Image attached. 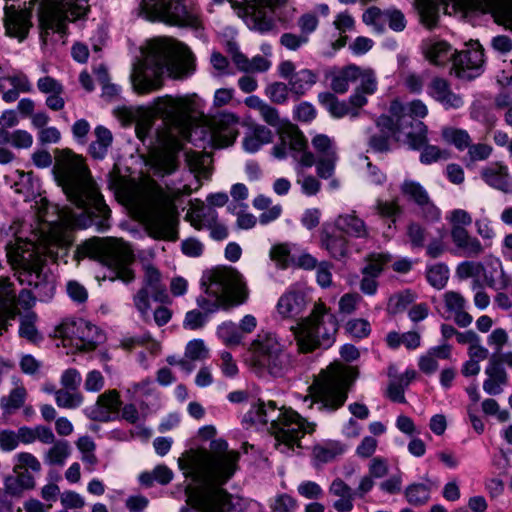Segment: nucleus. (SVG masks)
<instances>
[{
    "label": "nucleus",
    "instance_id": "nucleus-54",
    "mask_svg": "<svg viewBox=\"0 0 512 512\" xmlns=\"http://www.w3.org/2000/svg\"><path fill=\"white\" fill-rule=\"evenodd\" d=\"M489 287L496 290L506 289L511 283V277L504 271L502 263L497 259L493 271L485 276Z\"/></svg>",
    "mask_w": 512,
    "mask_h": 512
},
{
    "label": "nucleus",
    "instance_id": "nucleus-15",
    "mask_svg": "<svg viewBox=\"0 0 512 512\" xmlns=\"http://www.w3.org/2000/svg\"><path fill=\"white\" fill-rule=\"evenodd\" d=\"M149 20L197 29L201 26L200 8L194 0H163Z\"/></svg>",
    "mask_w": 512,
    "mask_h": 512
},
{
    "label": "nucleus",
    "instance_id": "nucleus-26",
    "mask_svg": "<svg viewBox=\"0 0 512 512\" xmlns=\"http://www.w3.org/2000/svg\"><path fill=\"white\" fill-rule=\"evenodd\" d=\"M29 10H18L14 6L5 9V28L9 36L23 40L31 26Z\"/></svg>",
    "mask_w": 512,
    "mask_h": 512
},
{
    "label": "nucleus",
    "instance_id": "nucleus-24",
    "mask_svg": "<svg viewBox=\"0 0 512 512\" xmlns=\"http://www.w3.org/2000/svg\"><path fill=\"white\" fill-rule=\"evenodd\" d=\"M428 95L445 109H459L464 105L463 97L455 93L450 83L441 77H434L430 81Z\"/></svg>",
    "mask_w": 512,
    "mask_h": 512
},
{
    "label": "nucleus",
    "instance_id": "nucleus-50",
    "mask_svg": "<svg viewBox=\"0 0 512 512\" xmlns=\"http://www.w3.org/2000/svg\"><path fill=\"white\" fill-rule=\"evenodd\" d=\"M416 5L421 22L428 29L434 28L438 21V6L435 0H416Z\"/></svg>",
    "mask_w": 512,
    "mask_h": 512
},
{
    "label": "nucleus",
    "instance_id": "nucleus-22",
    "mask_svg": "<svg viewBox=\"0 0 512 512\" xmlns=\"http://www.w3.org/2000/svg\"><path fill=\"white\" fill-rule=\"evenodd\" d=\"M444 305V317L453 319L454 322L462 328L468 327L472 321V316L465 310L467 301L465 297L457 291H446L442 295Z\"/></svg>",
    "mask_w": 512,
    "mask_h": 512
},
{
    "label": "nucleus",
    "instance_id": "nucleus-32",
    "mask_svg": "<svg viewBox=\"0 0 512 512\" xmlns=\"http://www.w3.org/2000/svg\"><path fill=\"white\" fill-rule=\"evenodd\" d=\"M253 207L260 211L259 222L262 225H268L279 219L283 212V207L279 203H274L273 200L263 194L257 195L252 201Z\"/></svg>",
    "mask_w": 512,
    "mask_h": 512
},
{
    "label": "nucleus",
    "instance_id": "nucleus-33",
    "mask_svg": "<svg viewBox=\"0 0 512 512\" xmlns=\"http://www.w3.org/2000/svg\"><path fill=\"white\" fill-rule=\"evenodd\" d=\"M321 246L335 259H342L348 253V240L342 234L330 232L323 228L320 236Z\"/></svg>",
    "mask_w": 512,
    "mask_h": 512
},
{
    "label": "nucleus",
    "instance_id": "nucleus-59",
    "mask_svg": "<svg viewBox=\"0 0 512 512\" xmlns=\"http://www.w3.org/2000/svg\"><path fill=\"white\" fill-rule=\"evenodd\" d=\"M209 349L201 339H194L187 343L185 357L192 361H199L208 358Z\"/></svg>",
    "mask_w": 512,
    "mask_h": 512
},
{
    "label": "nucleus",
    "instance_id": "nucleus-35",
    "mask_svg": "<svg viewBox=\"0 0 512 512\" xmlns=\"http://www.w3.org/2000/svg\"><path fill=\"white\" fill-rule=\"evenodd\" d=\"M318 101L335 118H342L347 115H350L353 118L359 116V111L351 109L348 103L340 101L330 92L320 93L318 95Z\"/></svg>",
    "mask_w": 512,
    "mask_h": 512
},
{
    "label": "nucleus",
    "instance_id": "nucleus-34",
    "mask_svg": "<svg viewBox=\"0 0 512 512\" xmlns=\"http://www.w3.org/2000/svg\"><path fill=\"white\" fill-rule=\"evenodd\" d=\"M389 377L391 378L388 388L387 396L394 402L405 403L404 392L410 383L415 379L416 372L414 370H407L404 374L399 376L392 375V368L389 369Z\"/></svg>",
    "mask_w": 512,
    "mask_h": 512
},
{
    "label": "nucleus",
    "instance_id": "nucleus-27",
    "mask_svg": "<svg viewBox=\"0 0 512 512\" xmlns=\"http://www.w3.org/2000/svg\"><path fill=\"white\" fill-rule=\"evenodd\" d=\"M307 304L302 291L290 289L279 298L277 312L283 319L296 318L305 311Z\"/></svg>",
    "mask_w": 512,
    "mask_h": 512
},
{
    "label": "nucleus",
    "instance_id": "nucleus-7",
    "mask_svg": "<svg viewBox=\"0 0 512 512\" xmlns=\"http://www.w3.org/2000/svg\"><path fill=\"white\" fill-rule=\"evenodd\" d=\"M204 294L196 302L203 312L188 311L183 326L189 330H197L204 326L206 316L220 308L228 309L243 304L248 298V289L243 276L232 267H216L207 271L202 277Z\"/></svg>",
    "mask_w": 512,
    "mask_h": 512
},
{
    "label": "nucleus",
    "instance_id": "nucleus-36",
    "mask_svg": "<svg viewBox=\"0 0 512 512\" xmlns=\"http://www.w3.org/2000/svg\"><path fill=\"white\" fill-rule=\"evenodd\" d=\"M423 53L432 64L443 65L453 56V49L445 41L430 40L424 43Z\"/></svg>",
    "mask_w": 512,
    "mask_h": 512
},
{
    "label": "nucleus",
    "instance_id": "nucleus-55",
    "mask_svg": "<svg viewBox=\"0 0 512 512\" xmlns=\"http://www.w3.org/2000/svg\"><path fill=\"white\" fill-rule=\"evenodd\" d=\"M427 281L434 288L443 289L449 279V269L444 264H435L430 266L426 272Z\"/></svg>",
    "mask_w": 512,
    "mask_h": 512
},
{
    "label": "nucleus",
    "instance_id": "nucleus-11",
    "mask_svg": "<svg viewBox=\"0 0 512 512\" xmlns=\"http://www.w3.org/2000/svg\"><path fill=\"white\" fill-rule=\"evenodd\" d=\"M248 364L260 376L280 378L293 368L292 355L283 339L274 331L260 330L247 349Z\"/></svg>",
    "mask_w": 512,
    "mask_h": 512
},
{
    "label": "nucleus",
    "instance_id": "nucleus-38",
    "mask_svg": "<svg viewBox=\"0 0 512 512\" xmlns=\"http://www.w3.org/2000/svg\"><path fill=\"white\" fill-rule=\"evenodd\" d=\"M280 140L287 144L294 154H298L307 148V141L303 133L294 125H283L279 131Z\"/></svg>",
    "mask_w": 512,
    "mask_h": 512
},
{
    "label": "nucleus",
    "instance_id": "nucleus-13",
    "mask_svg": "<svg viewBox=\"0 0 512 512\" xmlns=\"http://www.w3.org/2000/svg\"><path fill=\"white\" fill-rule=\"evenodd\" d=\"M245 421L253 424L265 425L271 423V431L275 435L276 441L293 444L305 432L313 430V425L309 424L297 412L287 409L277 413V407L274 402L267 404L261 402L252 406L244 417Z\"/></svg>",
    "mask_w": 512,
    "mask_h": 512
},
{
    "label": "nucleus",
    "instance_id": "nucleus-60",
    "mask_svg": "<svg viewBox=\"0 0 512 512\" xmlns=\"http://www.w3.org/2000/svg\"><path fill=\"white\" fill-rule=\"evenodd\" d=\"M362 21L366 25L373 26L375 30L382 31L386 22V12L376 6H371L364 11Z\"/></svg>",
    "mask_w": 512,
    "mask_h": 512
},
{
    "label": "nucleus",
    "instance_id": "nucleus-1",
    "mask_svg": "<svg viewBox=\"0 0 512 512\" xmlns=\"http://www.w3.org/2000/svg\"><path fill=\"white\" fill-rule=\"evenodd\" d=\"M239 458V452L229 450L223 439L212 441L209 451H191L179 458L185 476L200 484L189 496L193 508L198 512H243L241 499L221 487L237 471Z\"/></svg>",
    "mask_w": 512,
    "mask_h": 512
},
{
    "label": "nucleus",
    "instance_id": "nucleus-51",
    "mask_svg": "<svg viewBox=\"0 0 512 512\" xmlns=\"http://www.w3.org/2000/svg\"><path fill=\"white\" fill-rule=\"evenodd\" d=\"M26 395L27 392L23 386L12 389L8 396L0 399L1 409L7 414L12 413L24 404Z\"/></svg>",
    "mask_w": 512,
    "mask_h": 512
},
{
    "label": "nucleus",
    "instance_id": "nucleus-44",
    "mask_svg": "<svg viewBox=\"0 0 512 512\" xmlns=\"http://www.w3.org/2000/svg\"><path fill=\"white\" fill-rule=\"evenodd\" d=\"M294 247V245L288 243L275 244L270 249V259L279 268L285 269L295 262V256L292 254Z\"/></svg>",
    "mask_w": 512,
    "mask_h": 512
},
{
    "label": "nucleus",
    "instance_id": "nucleus-37",
    "mask_svg": "<svg viewBox=\"0 0 512 512\" xmlns=\"http://www.w3.org/2000/svg\"><path fill=\"white\" fill-rule=\"evenodd\" d=\"M15 475L7 476L4 479V486L10 496L21 497L26 490L35 487L34 477L28 471L14 472Z\"/></svg>",
    "mask_w": 512,
    "mask_h": 512
},
{
    "label": "nucleus",
    "instance_id": "nucleus-52",
    "mask_svg": "<svg viewBox=\"0 0 512 512\" xmlns=\"http://www.w3.org/2000/svg\"><path fill=\"white\" fill-rule=\"evenodd\" d=\"M318 158L338 156L335 141L326 134H316L311 140Z\"/></svg>",
    "mask_w": 512,
    "mask_h": 512
},
{
    "label": "nucleus",
    "instance_id": "nucleus-31",
    "mask_svg": "<svg viewBox=\"0 0 512 512\" xmlns=\"http://www.w3.org/2000/svg\"><path fill=\"white\" fill-rule=\"evenodd\" d=\"M485 373L488 378L483 383L484 391L490 395L499 394L501 392V385L507 382V374L496 356H490Z\"/></svg>",
    "mask_w": 512,
    "mask_h": 512
},
{
    "label": "nucleus",
    "instance_id": "nucleus-30",
    "mask_svg": "<svg viewBox=\"0 0 512 512\" xmlns=\"http://www.w3.org/2000/svg\"><path fill=\"white\" fill-rule=\"evenodd\" d=\"M329 493L338 499L333 508L337 512H351L354 508L355 492L341 478H336L329 486Z\"/></svg>",
    "mask_w": 512,
    "mask_h": 512
},
{
    "label": "nucleus",
    "instance_id": "nucleus-5",
    "mask_svg": "<svg viewBox=\"0 0 512 512\" xmlns=\"http://www.w3.org/2000/svg\"><path fill=\"white\" fill-rule=\"evenodd\" d=\"M194 71V61L188 48L171 38H156L148 42L143 60L133 66L130 76L137 94H148L163 86V75L181 79Z\"/></svg>",
    "mask_w": 512,
    "mask_h": 512
},
{
    "label": "nucleus",
    "instance_id": "nucleus-23",
    "mask_svg": "<svg viewBox=\"0 0 512 512\" xmlns=\"http://www.w3.org/2000/svg\"><path fill=\"white\" fill-rule=\"evenodd\" d=\"M122 401L117 390L111 389L100 394L90 412V417L99 422H109L120 412Z\"/></svg>",
    "mask_w": 512,
    "mask_h": 512
},
{
    "label": "nucleus",
    "instance_id": "nucleus-3",
    "mask_svg": "<svg viewBox=\"0 0 512 512\" xmlns=\"http://www.w3.org/2000/svg\"><path fill=\"white\" fill-rule=\"evenodd\" d=\"M111 187L135 216L145 224L151 237L176 240L174 201L179 193L163 190L149 176L128 180L118 178L111 182Z\"/></svg>",
    "mask_w": 512,
    "mask_h": 512
},
{
    "label": "nucleus",
    "instance_id": "nucleus-58",
    "mask_svg": "<svg viewBox=\"0 0 512 512\" xmlns=\"http://www.w3.org/2000/svg\"><path fill=\"white\" fill-rule=\"evenodd\" d=\"M297 184L301 186V190L308 196L316 195L321 189L320 181L311 174H306L304 170L297 169Z\"/></svg>",
    "mask_w": 512,
    "mask_h": 512
},
{
    "label": "nucleus",
    "instance_id": "nucleus-16",
    "mask_svg": "<svg viewBox=\"0 0 512 512\" xmlns=\"http://www.w3.org/2000/svg\"><path fill=\"white\" fill-rule=\"evenodd\" d=\"M446 13L478 10L490 13L494 21L512 31V0H440Z\"/></svg>",
    "mask_w": 512,
    "mask_h": 512
},
{
    "label": "nucleus",
    "instance_id": "nucleus-8",
    "mask_svg": "<svg viewBox=\"0 0 512 512\" xmlns=\"http://www.w3.org/2000/svg\"><path fill=\"white\" fill-rule=\"evenodd\" d=\"M357 375L356 368L333 362L314 376L307 394L301 396V400L307 409L316 407L319 411L334 412L346 402Z\"/></svg>",
    "mask_w": 512,
    "mask_h": 512
},
{
    "label": "nucleus",
    "instance_id": "nucleus-40",
    "mask_svg": "<svg viewBox=\"0 0 512 512\" xmlns=\"http://www.w3.org/2000/svg\"><path fill=\"white\" fill-rule=\"evenodd\" d=\"M144 287L153 294L156 301L167 297L165 287L161 285V274L157 268L147 264L144 266Z\"/></svg>",
    "mask_w": 512,
    "mask_h": 512
},
{
    "label": "nucleus",
    "instance_id": "nucleus-2",
    "mask_svg": "<svg viewBox=\"0 0 512 512\" xmlns=\"http://www.w3.org/2000/svg\"><path fill=\"white\" fill-rule=\"evenodd\" d=\"M194 111V102L188 97H159L149 109H139L136 116V135L140 140L148 135L154 117L165 121V129L158 135L162 150L155 153L150 166L160 176L177 169V152L182 149L189 134V113Z\"/></svg>",
    "mask_w": 512,
    "mask_h": 512
},
{
    "label": "nucleus",
    "instance_id": "nucleus-4",
    "mask_svg": "<svg viewBox=\"0 0 512 512\" xmlns=\"http://www.w3.org/2000/svg\"><path fill=\"white\" fill-rule=\"evenodd\" d=\"M43 222L34 240L17 241L6 246L7 258L14 269H19L18 280L21 284L32 286V278H41L43 259L41 254L58 260L59 250L64 244L63 219L64 215L57 206L46 203L43 211H39Z\"/></svg>",
    "mask_w": 512,
    "mask_h": 512
},
{
    "label": "nucleus",
    "instance_id": "nucleus-56",
    "mask_svg": "<svg viewBox=\"0 0 512 512\" xmlns=\"http://www.w3.org/2000/svg\"><path fill=\"white\" fill-rule=\"evenodd\" d=\"M219 338L227 346H237L242 341V334L233 322H224L218 329Z\"/></svg>",
    "mask_w": 512,
    "mask_h": 512
},
{
    "label": "nucleus",
    "instance_id": "nucleus-41",
    "mask_svg": "<svg viewBox=\"0 0 512 512\" xmlns=\"http://www.w3.org/2000/svg\"><path fill=\"white\" fill-rule=\"evenodd\" d=\"M452 241L457 248L463 251L467 257H477L484 252V246L480 240L472 236L468 231L452 236Z\"/></svg>",
    "mask_w": 512,
    "mask_h": 512
},
{
    "label": "nucleus",
    "instance_id": "nucleus-29",
    "mask_svg": "<svg viewBox=\"0 0 512 512\" xmlns=\"http://www.w3.org/2000/svg\"><path fill=\"white\" fill-rule=\"evenodd\" d=\"M481 177L489 186L508 193L512 191V179L508 168L500 163H492L481 171Z\"/></svg>",
    "mask_w": 512,
    "mask_h": 512
},
{
    "label": "nucleus",
    "instance_id": "nucleus-14",
    "mask_svg": "<svg viewBox=\"0 0 512 512\" xmlns=\"http://www.w3.org/2000/svg\"><path fill=\"white\" fill-rule=\"evenodd\" d=\"M192 112L189 113V134L185 142L208 143L215 147L232 145L238 136L239 118L231 112H223L216 116L205 118L203 124L193 126ZM205 148V145H200Z\"/></svg>",
    "mask_w": 512,
    "mask_h": 512
},
{
    "label": "nucleus",
    "instance_id": "nucleus-43",
    "mask_svg": "<svg viewBox=\"0 0 512 512\" xmlns=\"http://www.w3.org/2000/svg\"><path fill=\"white\" fill-rule=\"evenodd\" d=\"M95 137L96 139L90 144L89 150L94 158L102 159L112 144L113 137L111 132L103 126L95 128Z\"/></svg>",
    "mask_w": 512,
    "mask_h": 512
},
{
    "label": "nucleus",
    "instance_id": "nucleus-64",
    "mask_svg": "<svg viewBox=\"0 0 512 512\" xmlns=\"http://www.w3.org/2000/svg\"><path fill=\"white\" fill-rule=\"evenodd\" d=\"M405 495L409 503L422 505L429 499V489L424 484H412L407 487Z\"/></svg>",
    "mask_w": 512,
    "mask_h": 512
},
{
    "label": "nucleus",
    "instance_id": "nucleus-45",
    "mask_svg": "<svg viewBox=\"0 0 512 512\" xmlns=\"http://www.w3.org/2000/svg\"><path fill=\"white\" fill-rule=\"evenodd\" d=\"M359 75V67L350 65L338 74L334 75L331 80V88L337 93H345L349 88L350 82L357 81Z\"/></svg>",
    "mask_w": 512,
    "mask_h": 512
},
{
    "label": "nucleus",
    "instance_id": "nucleus-6",
    "mask_svg": "<svg viewBox=\"0 0 512 512\" xmlns=\"http://www.w3.org/2000/svg\"><path fill=\"white\" fill-rule=\"evenodd\" d=\"M66 198L75 205L76 211L66 207V228H87L93 216L101 218L97 225L107 228L110 215L108 206L91 178L90 171L81 155L66 149Z\"/></svg>",
    "mask_w": 512,
    "mask_h": 512
},
{
    "label": "nucleus",
    "instance_id": "nucleus-19",
    "mask_svg": "<svg viewBox=\"0 0 512 512\" xmlns=\"http://www.w3.org/2000/svg\"><path fill=\"white\" fill-rule=\"evenodd\" d=\"M37 0H30V4ZM40 27L43 32V38L52 34H64V5L63 0H41L38 11Z\"/></svg>",
    "mask_w": 512,
    "mask_h": 512
},
{
    "label": "nucleus",
    "instance_id": "nucleus-21",
    "mask_svg": "<svg viewBox=\"0 0 512 512\" xmlns=\"http://www.w3.org/2000/svg\"><path fill=\"white\" fill-rule=\"evenodd\" d=\"M484 53L481 49H469L453 56V71L456 77L472 80L483 71Z\"/></svg>",
    "mask_w": 512,
    "mask_h": 512
},
{
    "label": "nucleus",
    "instance_id": "nucleus-61",
    "mask_svg": "<svg viewBox=\"0 0 512 512\" xmlns=\"http://www.w3.org/2000/svg\"><path fill=\"white\" fill-rule=\"evenodd\" d=\"M36 319V315L34 313L27 314L21 319V324L19 328V334L21 337L26 338L30 342L36 343L41 339L35 325L34 321Z\"/></svg>",
    "mask_w": 512,
    "mask_h": 512
},
{
    "label": "nucleus",
    "instance_id": "nucleus-49",
    "mask_svg": "<svg viewBox=\"0 0 512 512\" xmlns=\"http://www.w3.org/2000/svg\"><path fill=\"white\" fill-rule=\"evenodd\" d=\"M451 226V237L457 235L459 232L464 233L468 231L466 227L472 224L471 214L464 209H454L446 217Z\"/></svg>",
    "mask_w": 512,
    "mask_h": 512
},
{
    "label": "nucleus",
    "instance_id": "nucleus-48",
    "mask_svg": "<svg viewBox=\"0 0 512 512\" xmlns=\"http://www.w3.org/2000/svg\"><path fill=\"white\" fill-rule=\"evenodd\" d=\"M172 479L173 472L165 465H158L151 472H144L139 476L140 483L146 487L152 486L154 482L166 485Z\"/></svg>",
    "mask_w": 512,
    "mask_h": 512
},
{
    "label": "nucleus",
    "instance_id": "nucleus-17",
    "mask_svg": "<svg viewBox=\"0 0 512 512\" xmlns=\"http://www.w3.org/2000/svg\"><path fill=\"white\" fill-rule=\"evenodd\" d=\"M103 340L104 335L100 329L85 319L66 322V354L92 351Z\"/></svg>",
    "mask_w": 512,
    "mask_h": 512
},
{
    "label": "nucleus",
    "instance_id": "nucleus-10",
    "mask_svg": "<svg viewBox=\"0 0 512 512\" xmlns=\"http://www.w3.org/2000/svg\"><path fill=\"white\" fill-rule=\"evenodd\" d=\"M339 324L336 316L323 302L314 304L308 316L300 318L290 331L299 353L308 354L317 349H327L333 345Z\"/></svg>",
    "mask_w": 512,
    "mask_h": 512
},
{
    "label": "nucleus",
    "instance_id": "nucleus-12",
    "mask_svg": "<svg viewBox=\"0 0 512 512\" xmlns=\"http://www.w3.org/2000/svg\"><path fill=\"white\" fill-rule=\"evenodd\" d=\"M84 258H90L99 261L103 265L112 269L115 278L129 283L134 279L133 271L128 265L133 260L131 249L120 239H98L92 238L86 240L77 246L73 259L78 263Z\"/></svg>",
    "mask_w": 512,
    "mask_h": 512
},
{
    "label": "nucleus",
    "instance_id": "nucleus-20",
    "mask_svg": "<svg viewBox=\"0 0 512 512\" xmlns=\"http://www.w3.org/2000/svg\"><path fill=\"white\" fill-rule=\"evenodd\" d=\"M400 192L407 201L415 203L421 209L425 219L436 221L440 218V210L419 182L405 179L400 185Z\"/></svg>",
    "mask_w": 512,
    "mask_h": 512
},
{
    "label": "nucleus",
    "instance_id": "nucleus-28",
    "mask_svg": "<svg viewBox=\"0 0 512 512\" xmlns=\"http://www.w3.org/2000/svg\"><path fill=\"white\" fill-rule=\"evenodd\" d=\"M335 227L343 234L358 238L369 239L370 229L363 219L358 217L355 211L339 215L335 219Z\"/></svg>",
    "mask_w": 512,
    "mask_h": 512
},
{
    "label": "nucleus",
    "instance_id": "nucleus-42",
    "mask_svg": "<svg viewBox=\"0 0 512 512\" xmlns=\"http://www.w3.org/2000/svg\"><path fill=\"white\" fill-rule=\"evenodd\" d=\"M273 134L270 129L263 125H256L251 134L244 138L243 146L248 152H256L264 144H268L272 141Z\"/></svg>",
    "mask_w": 512,
    "mask_h": 512
},
{
    "label": "nucleus",
    "instance_id": "nucleus-9",
    "mask_svg": "<svg viewBox=\"0 0 512 512\" xmlns=\"http://www.w3.org/2000/svg\"><path fill=\"white\" fill-rule=\"evenodd\" d=\"M390 115H382L376 124L382 131L387 130L397 141H404L412 149L418 150L427 143V127L422 121L428 114L427 106L421 100H413L406 106L394 100L390 104Z\"/></svg>",
    "mask_w": 512,
    "mask_h": 512
},
{
    "label": "nucleus",
    "instance_id": "nucleus-53",
    "mask_svg": "<svg viewBox=\"0 0 512 512\" xmlns=\"http://www.w3.org/2000/svg\"><path fill=\"white\" fill-rule=\"evenodd\" d=\"M185 155L186 163L191 172L195 173L197 176H208V164L210 162L208 155L195 151H187Z\"/></svg>",
    "mask_w": 512,
    "mask_h": 512
},
{
    "label": "nucleus",
    "instance_id": "nucleus-18",
    "mask_svg": "<svg viewBox=\"0 0 512 512\" xmlns=\"http://www.w3.org/2000/svg\"><path fill=\"white\" fill-rule=\"evenodd\" d=\"M286 2L287 0H236L232 2V7L237 10L239 17L245 19L250 29L264 33L273 28V22L261 10H257V7L274 8Z\"/></svg>",
    "mask_w": 512,
    "mask_h": 512
},
{
    "label": "nucleus",
    "instance_id": "nucleus-62",
    "mask_svg": "<svg viewBox=\"0 0 512 512\" xmlns=\"http://www.w3.org/2000/svg\"><path fill=\"white\" fill-rule=\"evenodd\" d=\"M467 151V164L475 163L477 161H484L488 159L492 153V147L486 143L469 144L466 148Z\"/></svg>",
    "mask_w": 512,
    "mask_h": 512
},
{
    "label": "nucleus",
    "instance_id": "nucleus-39",
    "mask_svg": "<svg viewBox=\"0 0 512 512\" xmlns=\"http://www.w3.org/2000/svg\"><path fill=\"white\" fill-rule=\"evenodd\" d=\"M317 74L309 69H301L288 82L290 91L298 97L304 95L316 82Z\"/></svg>",
    "mask_w": 512,
    "mask_h": 512
},
{
    "label": "nucleus",
    "instance_id": "nucleus-63",
    "mask_svg": "<svg viewBox=\"0 0 512 512\" xmlns=\"http://www.w3.org/2000/svg\"><path fill=\"white\" fill-rule=\"evenodd\" d=\"M89 0H66V21H76L89 11Z\"/></svg>",
    "mask_w": 512,
    "mask_h": 512
},
{
    "label": "nucleus",
    "instance_id": "nucleus-57",
    "mask_svg": "<svg viewBox=\"0 0 512 512\" xmlns=\"http://www.w3.org/2000/svg\"><path fill=\"white\" fill-rule=\"evenodd\" d=\"M375 211L380 217L390 218L395 223L396 218L402 214V207L397 198L391 201L379 199L376 201Z\"/></svg>",
    "mask_w": 512,
    "mask_h": 512
},
{
    "label": "nucleus",
    "instance_id": "nucleus-46",
    "mask_svg": "<svg viewBox=\"0 0 512 512\" xmlns=\"http://www.w3.org/2000/svg\"><path fill=\"white\" fill-rule=\"evenodd\" d=\"M441 135L446 143L455 146L459 151L465 150L472 142L469 133L464 129L445 127L442 129Z\"/></svg>",
    "mask_w": 512,
    "mask_h": 512
},
{
    "label": "nucleus",
    "instance_id": "nucleus-47",
    "mask_svg": "<svg viewBox=\"0 0 512 512\" xmlns=\"http://www.w3.org/2000/svg\"><path fill=\"white\" fill-rule=\"evenodd\" d=\"M390 261L391 256L387 253H370L365 257L366 264L361 270L362 275L378 277Z\"/></svg>",
    "mask_w": 512,
    "mask_h": 512
},
{
    "label": "nucleus",
    "instance_id": "nucleus-25",
    "mask_svg": "<svg viewBox=\"0 0 512 512\" xmlns=\"http://www.w3.org/2000/svg\"><path fill=\"white\" fill-rule=\"evenodd\" d=\"M13 284L7 277H0V331H7L8 321L18 313Z\"/></svg>",
    "mask_w": 512,
    "mask_h": 512
}]
</instances>
